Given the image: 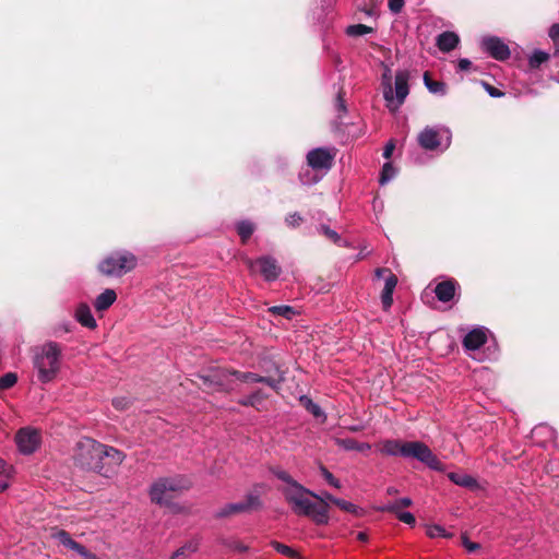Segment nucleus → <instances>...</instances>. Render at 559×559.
I'll list each match as a JSON object with an SVG mask.
<instances>
[{"label": "nucleus", "instance_id": "obj_54", "mask_svg": "<svg viewBox=\"0 0 559 559\" xmlns=\"http://www.w3.org/2000/svg\"><path fill=\"white\" fill-rule=\"evenodd\" d=\"M471 67H472V62L466 58H462L457 61V68L461 71H467L471 69Z\"/></svg>", "mask_w": 559, "mask_h": 559}, {"label": "nucleus", "instance_id": "obj_13", "mask_svg": "<svg viewBox=\"0 0 559 559\" xmlns=\"http://www.w3.org/2000/svg\"><path fill=\"white\" fill-rule=\"evenodd\" d=\"M335 152L325 147L311 150L307 154V163L312 169H330L333 166Z\"/></svg>", "mask_w": 559, "mask_h": 559}, {"label": "nucleus", "instance_id": "obj_6", "mask_svg": "<svg viewBox=\"0 0 559 559\" xmlns=\"http://www.w3.org/2000/svg\"><path fill=\"white\" fill-rule=\"evenodd\" d=\"M61 349L57 343L50 342L43 347L40 354L34 358V366L38 370L39 381L46 383L53 380L59 371Z\"/></svg>", "mask_w": 559, "mask_h": 559}, {"label": "nucleus", "instance_id": "obj_39", "mask_svg": "<svg viewBox=\"0 0 559 559\" xmlns=\"http://www.w3.org/2000/svg\"><path fill=\"white\" fill-rule=\"evenodd\" d=\"M320 472L323 478L329 483V485L337 489L342 487L341 481L337 478H335L334 475L324 465H320Z\"/></svg>", "mask_w": 559, "mask_h": 559}, {"label": "nucleus", "instance_id": "obj_47", "mask_svg": "<svg viewBox=\"0 0 559 559\" xmlns=\"http://www.w3.org/2000/svg\"><path fill=\"white\" fill-rule=\"evenodd\" d=\"M462 544L469 552H474L480 548L478 543L471 542L465 534L462 535Z\"/></svg>", "mask_w": 559, "mask_h": 559}, {"label": "nucleus", "instance_id": "obj_62", "mask_svg": "<svg viewBox=\"0 0 559 559\" xmlns=\"http://www.w3.org/2000/svg\"><path fill=\"white\" fill-rule=\"evenodd\" d=\"M386 492H388V495L393 496V495H396L399 491H397V489H396V488H394V487H389V488L386 489Z\"/></svg>", "mask_w": 559, "mask_h": 559}, {"label": "nucleus", "instance_id": "obj_34", "mask_svg": "<svg viewBox=\"0 0 559 559\" xmlns=\"http://www.w3.org/2000/svg\"><path fill=\"white\" fill-rule=\"evenodd\" d=\"M335 506L338 507L341 510H343L345 512H348V513H352V514H355V515H360L361 514V509L358 508L356 504L349 502V501H346V500H343V499H338L337 501H335Z\"/></svg>", "mask_w": 559, "mask_h": 559}, {"label": "nucleus", "instance_id": "obj_11", "mask_svg": "<svg viewBox=\"0 0 559 559\" xmlns=\"http://www.w3.org/2000/svg\"><path fill=\"white\" fill-rule=\"evenodd\" d=\"M247 265L251 272H255L257 267H259L260 274L267 282L277 280L281 274V266L277 264V261L270 255L261 257L257 260L248 259Z\"/></svg>", "mask_w": 559, "mask_h": 559}, {"label": "nucleus", "instance_id": "obj_8", "mask_svg": "<svg viewBox=\"0 0 559 559\" xmlns=\"http://www.w3.org/2000/svg\"><path fill=\"white\" fill-rule=\"evenodd\" d=\"M409 74L407 71H397L395 74V97L391 84L389 83L383 90V97L386 106L391 111H395L405 100L409 93L408 88Z\"/></svg>", "mask_w": 559, "mask_h": 559}, {"label": "nucleus", "instance_id": "obj_44", "mask_svg": "<svg viewBox=\"0 0 559 559\" xmlns=\"http://www.w3.org/2000/svg\"><path fill=\"white\" fill-rule=\"evenodd\" d=\"M481 85L491 97L499 98L504 96V93L502 91L490 85L488 82L481 81Z\"/></svg>", "mask_w": 559, "mask_h": 559}, {"label": "nucleus", "instance_id": "obj_10", "mask_svg": "<svg viewBox=\"0 0 559 559\" xmlns=\"http://www.w3.org/2000/svg\"><path fill=\"white\" fill-rule=\"evenodd\" d=\"M263 508V502L258 493L250 492L243 501L237 503H228L221 508L216 513V519L228 518L239 513H249Z\"/></svg>", "mask_w": 559, "mask_h": 559}, {"label": "nucleus", "instance_id": "obj_50", "mask_svg": "<svg viewBox=\"0 0 559 559\" xmlns=\"http://www.w3.org/2000/svg\"><path fill=\"white\" fill-rule=\"evenodd\" d=\"M399 520L405 524L414 525L416 520L411 512L399 513Z\"/></svg>", "mask_w": 559, "mask_h": 559}, {"label": "nucleus", "instance_id": "obj_49", "mask_svg": "<svg viewBox=\"0 0 559 559\" xmlns=\"http://www.w3.org/2000/svg\"><path fill=\"white\" fill-rule=\"evenodd\" d=\"M389 9L393 13H400L402 8L404 7V0H389Z\"/></svg>", "mask_w": 559, "mask_h": 559}, {"label": "nucleus", "instance_id": "obj_35", "mask_svg": "<svg viewBox=\"0 0 559 559\" xmlns=\"http://www.w3.org/2000/svg\"><path fill=\"white\" fill-rule=\"evenodd\" d=\"M300 402L306 407V409L309 411L314 417H319L323 414L321 407L318 404H316L311 399L302 396L300 399Z\"/></svg>", "mask_w": 559, "mask_h": 559}, {"label": "nucleus", "instance_id": "obj_56", "mask_svg": "<svg viewBox=\"0 0 559 559\" xmlns=\"http://www.w3.org/2000/svg\"><path fill=\"white\" fill-rule=\"evenodd\" d=\"M395 502H396V503H397L402 509H403V508H408V507H411V506H412V503H413L412 499H411V498H407V497H405V498H401V499L396 500Z\"/></svg>", "mask_w": 559, "mask_h": 559}, {"label": "nucleus", "instance_id": "obj_48", "mask_svg": "<svg viewBox=\"0 0 559 559\" xmlns=\"http://www.w3.org/2000/svg\"><path fill=\"white\" fill-rule=\"evenodd\" d=\"M12 466L8 465L3 460L0 459V479L8 480Z\"/></svg>", "mask_w": 559, "mask_h": 559}, {"label": "nucleus", "instance_id": "obj_29", "mask_svg": "<svg viewBox=\"0 0 559 559\" xmlns=\"http://www.w3.org/2000/svg\"><path fill=\"white\" fill-rule=\"evenodd\" d=\"M269 311L274 316L284 317L288 320H290L297 312L296 310L290 306H273L269 309Z\"/></svg>", "mask_w": 559, "mask_h": 559}, {"label": "nucleus", "instance_id": "obj_43", "mask_svg": "<svg viewBox=\"0 0 559 559\" xmlns=\"http://www.w3.org/2000/svg\"><path fill=\"white\" fill-rule=\"evenodd\" d=\"M285 222L288 226L295 228L298 227L304 222V218L299 213L295 212L293 214L287 215Z\"/></svg>", "mask_w": 559, "mask_h": 559}, {"label": "nucleus", "instance_id": "obj_26", "mask_svg": "<svg viewBox=\"0 0 559 559\" xmlns=\"http://www.w3.org/2000/svg\"><path fill=\"white\" fill-rule=\"evenodd\" d=\"M236 229L240 237L241 243L245 245L254 233L255 225L252 222L245 219L237 223Z\"/></svg>", "mask_w": 559, "mask_h": 559}, {"label": "nucleus", "instance_id": "obj_17", "mask_svg": "<svg viewBox=\"0 0 559 559\" xmlns=\"http://www.w3.org/2000/svg\"><path fill=\"white\" fill-rule=\"evenodd\" d=\"M418 144L426 151H435L440 144L439 132L431 128L426 127L417 136Z\"/></svg>", "mask_w": 559, "mask_h": 559}, {"label": "nucleus", "instance_id": "obj_45", "mask_svg": "<svg viewBox=\"0 0 559 559\" xmlns=\"http://www.w3.org/2000/svg\"><path fill=\"white\" fill-rule=\"evenodd\" d=\"M335 107H336V110L340 112L338 118H342V115L346 114V111H347L346 104H345V100L343 98V93L342 92H340L337 94V96H336Z\"/></svg>", "mask_w": 559, "mask_h": 559}, {"label": "nucleus", "instance_id": "obj_37", "mask_svg": "<svg viewBox=\"0 0 559 559\" xmlns=\"http://www.w3.org/2000/svg\"><path fill=\"white\" fill-rule=\"evenodd\" d=\"M427 535L431 538H436V537L450 538L453 536L452 534L447 533L445 530L440 525L429 526L427 530Z\"/></svg>", "mask_w": 559, "mask_h": 559}, {"label": "nucleus", "instance_id": "obj_12", "mask_svg": "<svg viewBox=\"0 0 559 559\" xmlns=\"http://www.w3.org/2000/svg\"><path fill=\"white\" fill-rule=\"evenodd\" d=\"M17 448L23 454L34 453L40 444V435L32 428H21L15 436Z\"/></svg>", "mask_w": 559, "mask_h": 559}, {"label": "nucleus", "instance_id": "obj_30", "mask_svg": "<svg viewBox=\"0 0 559 559\" xmlns=\"http://www.w3.org/2000/svg\"><path fill=\"white\" fill-rule=\"evenodd\" d=\"M272 473L282 481L289 485L286 489H296L298 485H300L298 481H296L286 471L281 468H274L272 469Z\"/></svg>", "mask_w": 559, "mask_h": 559}, {"label": "nucleus", "instance_id": "obj_51", "mask_svg": "<svg viewBox=\"0 0 559 559\" xmlns=\"http://www.w3.org/2000/svg\"><path fill=\"white\" fill-rule=\"evenodd\" d=\"M548 35L552 41H559V23H555L550 26Z\"/></svg>", "mask_w": 559, "mask_h": 559}, {"label": "nucleus", "instance_id": "obj_40", "mask_svg": "<svg viewBox=\"0 0 559 559\" xmlns=\"http://www.w3.org/2000/svg\"><path fill=\"white\" fill-rule=\"evenodd\" d=\"M395 175V169L391 163H385L382 167L381 176H380V183L384 185L390 179H392Z\"/></svg>", "mask_w": 559, "mask_h": 559}, {"label": "nucleus", "instance_id": "obj_60", "mask_svg": "<svg viewBox=\"0 0 559 559\" xmlns=\"http://www.w3.org/2000/svg\"><path fill=\"white\" fill-rule=\"evenodd\" d=\"M357 539L365 543L368 540V534L365 532H359L357 534Z\"/></svg>", "mask_w": 559, "mask_h": 559}, {"label": "nucleus", "instance_id": "obj_5", "mask_svg": "<svg viewBox=\"0 0 559 559\" xmlns=\"http://www.w3.org/2000/svg\"><path fill=\"white\" fill-rule=\"evenodd\" d=\"M138 264L136 257L127 250L115 251L104 258L97 270L108 277H121L135 269Z\"/></svg>", "mask_w": 559, "mask_h": 559}, {"label": "nucleus", "instance_id": "obj_24", "mask_svg": "<svg viewBox=\"0 0 559 559\" xmlns=\"http://www.w3.org/2000/svg\"><path fill=\"white\" fill-rule=\"evenodd\" d=\"M448 477L452 483H454L457 486L469 489L477 487V480L471 475L451 472L448 474Z\"/></svg>", "mask_w": 559, "mask_h": 559}, {"label": "nucleus", "instance_id": "obj_1", "mask_svg": "<svg viewBox=\"0 0 559 559\" xmlns=\"http://www.w3.org/2000/svg\"><path fill=\"white\" fill-rule=\"evenodd\" d=\"M283 495L295 514L308 516L317 525L329 523L330 506L319 495L302 485H298L296 489H284Z\"/></svg>", "mask_w": 559, "mask_h": 559}, {"label": "nucleus", "instance_id": "obj_28", "mask_svg": "<svg viewBox=\"0 0 559 559\" xmlns=\"http://www.w3.org/2000/svg\"><path fill=\"white\" fill-rule=\"evenodd\" d=\"M267 399V395L263 393L261 389L255 390L250 395L240 399L238 404L246 407H257V405L263 400Z\"/></svg>", "mask_w": 559, "mask_h": 559}, {"label": "nucleus", "instance_id": "obj_22", "mask_svg": "<svg viewBox=\"0 0 559 559\" xmlns=\"http://www.w3.org/2000/svg\"><path fill=\"white\" fill-rule=\"evenodd\" d=\"M116 300V292L111 288H107L96 297L94 307L97 311L102 312L107 310Z\"/></svg>", "mask_w": 559, "mask_h": 559}, {"label": "nucleus", "instance_id": "obj_31", "mask_svg": "<svg viewBox=\"0 0 559 559\" xmlns=\"http://www.w3.org/2000/svg\"><path fill=\"white\" fill-rule=\"evenodd\" d=\"M373 32V28L370 27V26H367L365 24H354V25H349L347 28H346V34L348 36H362L365 34H370Z\"/></svg>", "mask_w": 559, "mask_h": 559}, {"label": "nucleus", "instance_id": "obj_15", "mask_svg": "<svg viewBox=\"0 0 559 559\" xmlns=\"http://www.w3.org/2000/svg\"><path fill=\"white\" fill-rule=\"evenodd\" d=\"M459 287L460 285L454 278H448L438 283L433 292L439 301L449 302L455 297Z\"/></svg>", "mask_w": 559, "mask_h": 559}, {"label": "nucleus", "instance_id": "obj_41", "mask_svg": "<svg viewBox=\"0 0 559 559\" xmlns=\"http://www.w3.org/2000/svg\"><path fill=\"white\" fill-rule=\"evenodd\" d=\"M320 231L334 243H338L341 240L340 235L335 230L331 229L328 225H321Z\"/></svg>", "mask_w": 559, "mask_h": 559}, {"label": "nucleus", "instance_id": "obj_36", "mask_svg": "<svg viewBox=\"0 0 559 559\" xmlns=\"http://www.w3.org/2000/svg\"><path fill=\"white\" fill-rule=\"evenodd\" d=\"M17 381V376L14 372H7L0 377V390H8L12 388Z\"/></svg>", "mask_w": 559, "mask_h": 559}, {"label": "nucleus", "instance_id": "obj_46", "mask_svg": "<svg viewBox=\"0 0 559 559\" xmlns=\"http://www.w3.org/2000/svg\"><path fill=\"white\" fill-rule=\"evenodd\" d=\"M382 512H389L394 514L399 519V513H403L402 508L394 501L391 504L380 508Z\"/></svg>", "mask_w": 559, "mask_h": 559}, {"label": "nucleus", "instance_id": "obj_27", "mask_svg": "<svg viewBox=\"0 0 559 559\" xmlns=\"http://www.w3.org/2000/svg\"><path fill=\"white\" fill-rule=\"evenodd\" d=\"M199 549V542L193 539L186 543L183 546L178 548L170 557V559L188 558L191 554H194Z\"/></svg>", "mask_w": 559, "mask_h": 559}, {"label": "nucleus", "instance_id": "obj_42", "mask_svg": "<svg viewBox=\"0 0 559 559\" xmlns=\"http://www.w3.org/2000/svg\"><path fill=\"white\" fill-rule=\"evenodd\" d=\"M131 401L128 397L120 396L112 400V406L118 411H126L130 407Z\"/></svg>", "mask_w": 559, "mask_h": 559}, {"label": "nucleus", "instance_id": "obj_25", "mask_svg": "<svg viewBox=\"0 0 559 559\" xmlns=\"http://www.w3.org/2000/svg\"><path fill=\"white\" fill-rule=\"evenodd\" d=\"M424 83L430 93L441 95L447 93V84L442 81L433 80L428 71L424 73Z\"/></svg>", "mask_w": 559, "mask_h": 559}, {"label": "nucleus", "instance_id": "obj_61", "mask_svg": "<svg viewBox=\"0 0 559 559\" xmlns=\"http://www.w3.org/2000/svg\"><path fill=\"white\" fill-rule=\"evenodd\" d=\"M9 487V483L5 479H0V492L5 490Z\"/></svg>", "mask_w": 559, "mask_h": 559}, {"label": "nucleus", "instance_id": "obj_23", "mask_svg": "<svg viewBox=\"0 0 559 559\" xmlns=\"http://www.w3.org/2000/svg\"><path fill=\"white\" fill-rule=\"evenodd\" d=\"M53 537L61 545H63L64 547L70 548V549L76 551L78 554H80V551L83 550V545H81L80 543L75 542L71 537V535L67 531H64V530H59L58 532H56L53 534Z\"/></svg>", "mask_w": 559, "mask_h": 559}, {"label": "nucleus", "instance_id": "obj_21", "mask_svg": "<svg viewBox=\"0 0 559 559\" xmlns=\"http://www.w3.org/2000/svg\"><path fill=\"white\" fill-rule=\"evenodd\" d=\"M75 318L81 325L87 329L94 330L97 326L96 320L94 319L87 304L79 305L75 311Z\"/></svg>", "mask_w": 559, "mask_h": 559}, {"label": "nucleus", "instance_id": "obj_59", "mask_svg": "<svg viewBox=\"0 0 559 559\" xmlns=\"http://www.w3.org/2000/svg\"><path fill=\"white\" fill-rule=\"evenodd\" d=\"M274 364L275 361L271 362L270 367L264 368V371L267 373V376L278 377V373L274 370Z\"/></svg>", "mask_w": 559, "mask_h": 559}, {"label": "nucleus", "instance_id": "obj_33", "mask_svg": "<svg viewBox=\"0 0 559 559\" xmlns=\"http://www.w3.org/2000/svg\"><path fill=\"white\" fill-rule=\"evenodd\" d=\"M549 58V55L547 52H544L542 50H536L533 52V55L530 57V67L535 69L539 68L542 63L547 61Z\"/></svg>", "mask_w": 559, "mask_h": 559}, {"label": "nucleus", "instance_id": "obj_58", "mask_svg": "<svg viewBox=\"0 0 559 559\" xmlns=\"http://www.w3.org/2000/svg\"><path fill=\"white\" fill-rule=\"evenodd\" d=\"M390 273H392V271L390 269H386V267H379V269L376 270V276L378 278H380V277H382L384 275L386 277V276L390 275Z\"/></svg>", "mask_w": 559, "mask_h": 559}, {"label": "nucleus", "instance_id": "obj_38", "mask_svg": "<svg viewBox=\"0 0 559 559\" xmlns=\"http://www.w3.org/2000/svg\"><path fill=\"white\" fill-rule=\"evenodd\" d=\"M337 444L345 450H357L361 451L364 445H360L355 439L346 438V439H337Z\"/></svg>", "mask_w": 559, "mask_h": 559}, {"label": "nucleus", "instance_id": "obj_19", "mask_svg": "<svg viewBox=\"0 0 559 559\" xmlns=\"http://www.w3.org/2000/svg\"><path fill=\"white\" fill-rule=\"evenodd\" d=\"M460 43V37L454 32H443L438 35L436 45L442 52H450L455 49Z\"/></svg>", "mask_w": 559, "mask_h": 559}, {"label": "nucleus", "instance_id": "obj_9", "mask_svg": "<svg viewBox=\"0 0 559 559\" xmlns=\"http://www.w3.org/2000/svg\"><path fill=\"white\" fill-rule=\"evenodd\" d=\"M273 366L274 370L278 373V377L260 376L254 372H243L230 368L231 377L236 378L237 380L243 383H264L271 389H273L275 392H278L281 390L282 383L285 381V371L282 370L278 364H274Z\"/></svg>", "mask_w": 559, "mask_h": 559}, {"label": "nucleus", "instance_id": "obj_53", "mask_svg": "<svg viewBox=\"0 0 559 559\" xmlns=\"http://www.w3.org/2000/svg\"><path fill=\"white\" fill-rule=\"evenodd\" d=\"M228 546L231 549L239 551V552H246L248 550V546H246L245 544H242L241 542H238V540L231 542L230 544H228Z\"/></svg>", "mask_w": 559, "mask_h": 559}, {"label": "nucleus", "instance_id": "obj_52", "mask_svg": "<svg viewBox=\"0 0 559 559\" xmlns=\"http://www.w3.org/2000/svg\"><path fill=\"white\" fill-rule=\"evenodd\" d=\"M394 148H395V143L393 140H390L386 145L384 146V150H383V157L389 159L391 158L393 152H394Z\"/></svg>", "mask_w": 559, "mask_h": 559}, {"label": "nucleus", "instance_id": "obj_2", "mask_svg": "<svg viewBox=\"0 0 559 559\" xmlns=\"http://www.w3.org/2000/svg\"><path fill=\"white\" fill-rule=\"evenodd\" d=\"M378 450L382 455L415 459L433 471L441 472L444 468L443 463L431 449L421 441L386 439L378 444Z\"/></svg>", "mask_w": 559, "mask_h": 559}, {"label": "nucleus", "instance_id": "obj_3", "mask_svg": "<svg viewBox=\"0 0 559 559\" xmlns=\"http://www.w3.org/2000/svg\"><path fill=\"white\" fill-rule=\"evenodd\" d=\"M102 443L92 438H82L75 447L74 463L82 469L103 474L106 463L102 462Z\"/></svg>", "mask_w": 559, "mask_h": 559}, {"label": "nucleus", "instance_id": "obj_20", "mask_svg": "<svg viewBox=\"0 0 559 559\" xmlns=\"http://www.w3.org/2000/svg\"><path fill=\"white\" fill-rule=\"evenodd\" d=\"M397 285V277L395 274L390 273L385 277L384 288L381 294V302L384 310H388L393 304V292Z\"/></svg>", "mask_w": 559, "mask_h": 559}, {"label": "nucleus", "instance_id": "obj_57", "mask_svg": "<svg viewBox=\"0 0 559 559\" xmlns=\"http://www.w3.org/2000/svg\"><path fill=\"white\" fill-rule=\"evenodd\" d=\"M320 497L325 499V503H328V504H329V502L335 504V501L338 500V498H335L333 495H331L326 491L322 492V495Z\"/></svg>", "mask_w": 559, "mask_h": 559}, {"label": "nucleus", "instance_id": "obj_16", "mask_svg": "<svg viewBox=\"0 0 559 559\" xmlns=\"http://www.w3.org/2000/svg\"><path fill=\"white\" fill-rule=\"evenodd\" d=\"M100 455L102 462L106 463V468L102 475H106L110 467L120 465L126 459V454L122 451L103 443Z\"/></svg>", "mask_w": 559, "mask_h": 559}, {"label": "nucleus", "instance_id": "obj_55", "mask_svg": "<svg viewBox=\"0 0 559 559\" xmlns=\"http://www.w3.org/2000/svg\"><path fill=\"white\" fill-rule=\"evenodd\" d=\"M84 559H100L95 554L91 552L83 546V550L80 551V554Z\"/></svg>", "mask_w": 559, "mask_h": 559}, {"label": "nucleus", "instance_id": "obj_14", "mask_svg": "<svg viewBox=\"0 0 559 559\" xmlns=\"http://www.w3.org/2000/svg\"><path fill=\"white\" fill-rule=\"evenodd\" d=\"M481 45L484 50L496 60L504 61L510 57V49L508 45L498 37L492 36L485 38Z\"/></svg>", "mask_w": 559, "mask_h": 559}, {"label": "nucleus", "instance_id": "obj_18", "mask_svg": "<svg viewBox=\"0 0 559 559\" xmlns=\"http://www.w3.org/2000/svg\"><path fill=\"white\" fill-rule=\"evenodd\" d=\"M487 342L486 333L480 329H474L463 338V346L468 350L479 349Z\"/></svg>", "mask_w": 559, "mask_h": 559}, {"label": "nucleus", "instance_id": "obj_32", "mask_svg": "<svg viewBox=\"0 0 559 559\" xmlns=\"http://www.w3.org/2000/svg\"><path fill=\"white\" fill-rule=\"evenodd\" d=\"M271 546L280 554L286 556V557H289V558H299V555L296 550H294L293 548H290L289 546L287 545H284L280 542H276V540H272L271 542Z\"/></svg>", "mask_w": 559, "mask_h": 559}, {"label": "nucleus", "instance_id": "obj_4", "mask_svg": "<svg viewBox=\"0 0 559 559\" xmlns=\"http://www.w3.org/2000/svg\"><path fill=\"white\" fill-rule=\"evenodd\" d=\"M191 486V480L183 475L159 478L151 487V500L157 504H167L173 493L188 490Z\"/></svg>", "mask_w": 559, "mask_h": 559}, {"label": "nucleus", "instance_id": "obj_7", "mask_svg": "<svg viewBox=\"0 0 559 559\" xmlns=\"http://www.w3.org/2000/svg\"><path fill=\"white\" fill-rule=\"evenodd\" d=\"M200 389L206 393H229L234 390L230 368H212L197 374Z\"/></svg>", "mask_w": 559, "mask_h": 559}]
</instances>
